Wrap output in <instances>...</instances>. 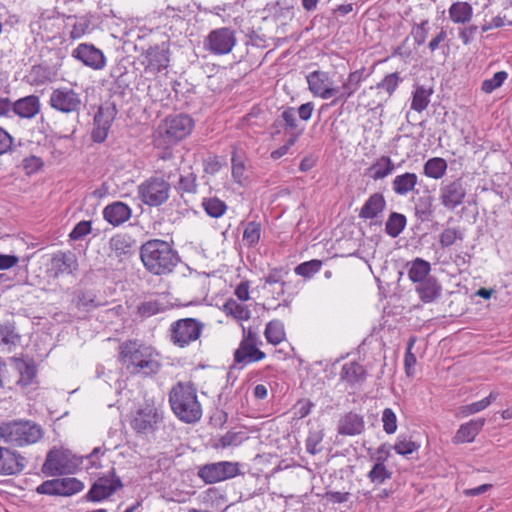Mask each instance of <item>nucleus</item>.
<instances>
[{
  "mask_svg": "<svg viewBox=\"0 0 512 512\" xmlns=\"http://www.w3.org/2000/svg\"><path fill=\"white\" fill-rule=\"evenodd\" d=\"M136 42L135 48L140 52V63L146 74L155 76L170 66L171 40L163 28L140 27Z\"/></svg>",
  "mask_w": 512,
  "mask_h": 512,
  "instance_id": "nucleus-1",
  "label": "nucleus"
},
{
  "mask_svg": "<svg viewBox=\"0 0 512 512\" xmlns=\"http://www.w3.org/2000/svg\"><path fill=\"white\" fill-rule=\"evenodd\" d=\"M169 404L174 415L183 423L194 424L202 418V405L192 383L177 382L169 392Z\"/></svg>",
  "mask_w": 512,
  "mask_h": 512,
  "instance_id": "nucleus-2",
  "label": "nucleus"
},
{
  "mask_svg": "<svg viewBox=\"0 0 512 512\" xmlns=\"http://www.w3.org/2000/svg\"><path fill=\"white\" fill-rule=\"evenodd\" d=\"M140 256L145 268L155 275L172 272L179 261L178 255L172 247L166 241L159 239L144 243Z\"/></svg>",
  "mask_w": 512,
  "mask_h": 512,
  "instance_id": "nucleus-3",
  "label": "nucleus"
},
{
  "mask_svg": "<svg viewBox=\"0 0 512 512\" xmlns=\"http://www.w3.org/2000/svg\"><path fill=\"white\" fill-rule=\"evenodd\" d=\"M121 360L135 374L152 375L159 371L158 353L150 346L134 341L121 345Z\"/></svg>",
  "mask_w": 512,
  "mask_h": 512,
  "instance_id": "nucleus-4",
  "label": "nucleus"
},
{
  "mask_svg": "<svg viewBox=\"0 0 512 512\" xmlns=\"http://www.w3.org/2000/svg\"><path fill=\"white\" fill-rule=\"evenodd\" d=\"M193 119L185 114L171 115L165 118L153 135L155 147L172 146L189 136L193 130Z\"/></svg>",
  "mask_w": 512,
  "mask_h": 512,
  "instance_id": "nucleus-5",
  "label": "nucleus"
},
{
  "mask_svg": "<svg viewBox=\"0 0 512 512\" xmlns=\"http://www.w3.org/2000/svg\"><path fill=\"white\" fill-rule=\"evenodd\" d=\"M42 437L41 426L31 420H12L0 425V440L12 446L31 445Z\"/></svg>",
  "mask_w": 512,
  "mask_h": 512,
  "instance_id": "nucleus-6",
  "label": "nucleus"
},
{
  "mask_svg": "<svg viewBox=\"0 0 512 512\" xmlns=\"http://www.w3.org/2000/svg\"><path fill=\"white\" fill-rule=\"evenodd\" d=\"M164 419V410L154 401L146 402L135 410L130 425L137 435L147 436L155 433Z\"/></svg>",
  "mask_w": 512,
  "mask_h": 512,
  "instance_id": "nucleus-7",
  "label": "nucleus"
},
{
  "mask_svg": "<svg viewBox=\"0 0 512 512\" xmlns=\"http://www.w3.org/2000/svg\"><path fill=\"white\" fill-rule=\"evenodd\" d=\"M163 176H151L138 186V197L150 207L164 204L170 197L171 185Z\"/></svg>",
  "mask_w": 512,
  "mask_h": 512,
  "instance_id": "nucleus-8",
  "label": "nucleus"
},
{
  "mask_svg": "<svg viewBox=\"0 0 512 512\" xmlns=\"http://www.w3.org/2000/svg\"><path fill=\"white\" fill-rule=\"evenodd\" d=\"M203 323L194 318H184L173 322L170 326L171 342L180 348H184L199 339Z\"/></svg>",
  "mask_w": 512,
  "mask_h": 512,
  "instance_id": "nucleus-9",
  "label": "nucleus"
},
{
  "mask_svg": "<svg viewBox=\"0 0 512 512\" xmlns=\"http://www.w3.org/2000/svg\"><path fill=\"white\" fill-rule=\"evenodd\" d=\"M242 330L243 337L239 347L234 352V362L246 366L263 360L266 355L258 349V345L261 344L258 334L250 329L247 330L244 326H242Z\"/></svg>",
  "mask_w": 512,
  "mask_h": 512,
  "instance_id": "nucleus-10",
  "label": "nucleus"
},
{
  "mask_svg": "<svg viewBox=\"0 0 512 512\" xmlns=\"http://www.w3.org/2000/svg\"><path fill=\"white\" fill-rule=\"evenodd\" d=\"M82 104L81 94L67 86L53 89L49 97L51 108L63 114L79 113Z\"/></svg>",
  "mask_w": 512,
  "mask_h": 512,
  "instance_id": "nucleus-11",
  "label": "nucleus"
},
{
  "mask_svg": "<svg viewBox=\"0 0 512 512\" xmlns=\"http://www.w3.org/2000/svg\"><path fill=\"white\" fill-rule=\"evenodd\" d=\"M236 42L235 31L231 28L221 27L209 32L204 39L203 46L212 55L221 56L229 54Z\"/></svg>",
  "mask_w": 512,
  "mask_h": 512,
  "instance_id": "nucleus-12",
  "label": "nucleus"
},
{
  "mask_svg": "<svg viewBox=\"0 0 512 512\" xmlns=\"http://www.w3.org/2000/svg\"><path fill=\"white\" fill-rule=\"evenodd\" d=\"M240 474L239 463L220 461L203 465L197 475L206 484H214L236 477Z\"/></svg>",
  "mask_w": 512,
  "mask_h": 512,
  "instance_id": "nucleus-13",
  "label": "nucleus"
},
{
  "mask_svg": "<svg viewBox=\"0 0 512 512\" xmlns=\"http://www.w3.org/2000/svg\"><path fill=\"white\" fill-rule=\"evenodd\" d=\"M123 483L113 470L99 477L90 487L86 497L94 503L102 502L122 489Z\"/></svg>",
  "mask_w": 512,
  "mask_h": 512,
  "instance_id": "nucleus-14",
  "label": "nucleus"
},
{
  "mask_svg": "<svg viewBox=\"0 0 512 512\" xmlns=\"http://www.w3.org/2000/svg\"><path fill=\"white\" fill-rule=\"evenodd\" d=\"M467 195L466 187L461 178L442 181L439 188V200L448 210L453 211L463 204Z\"/></svg>",
  "mask_w": 512,
  "mask_h": 512,
  "instance_id": "nucleus-15",
  "label": "nucleus"
},
{
  "mask_svg": "<svg viewBox=\"0 0 512 512\" xmlns=\"http://www.w3.org/2000/svg\"><path fill=\"white\" fill-rule=\"evenodd\" d=\"M367 76L365 68L350 72L340 86H335L331 104L346 103L360 89Z\"/></svg>",
  "mask_w": 512,
  "mask_h": 512,
  "instance_id": "nucleus-16",
  "label": "nucleus"
},
{
  "mask_svg": "<svg viewBox=\"0 0 512 512\" xmlns=\"http://www.w3.org/2000/svg\"><path fill=\"white\" fill-rule=\"evenodd\" d=\"M42 472L47 476H60L74 472V464L70 454L64 450H51L42 466Z\"/></svg>",
  "mask_w": 512,
  "mask_h": 512,
  "instance_id": "nucleus-17",
  "label": "nucleus"
},
{
  "mask_svg": "<svg viewBox=\"0 0 512 512\" xmlns=\"http://www.w3.org/2000/svg\"><path fill=\"white\" fill-rule=\"evenodd\" d=\"M71 55L74 59L93 70H102L107 63L103 51L89 43L79 44L72 50Z\"/></svg>",
  "mask_w": 512,
  "mask_h": 512,
  "instance_id": "nucleus-18",
  "label": "nucleus"
},
{
  "mask_svg": "<svg viewBox=\"0 0 512 512\" xmlns=\"http://www.w3.org/2000/svg\"><path fill=\"white\" fill-rule=\"evenodd\" d=\"M310 92L321 99L327 100L334 96V81L326 71L316 70L306 76Z\"/></svg>",
  "mask_w": 512,
  "mask_h": 512,
  "instance_id": "nucleus-19",
  "label": "nucleus"
},
{
  "mask_svg": "<svg viewBox=\"0 0 512 512\" xmlns=\"http://www.w3.org/2000/svg\"><path fill=\"white\" fill-rule=\"evenodd\" d=\"M26 463V458L18 451L0 446V475H18L25 469Z\"/></svg>",
  "mask_w": 512,
  "mask_h": 512,
  "instance_id": "nucleus-20",
  "label": "nucleus"
},
{
  "mask_svg": "<svg viewBox=\"0 0 512 512\" xmlns=\"http://www.w3.org/2000/svg\"><path fill=\"white\" fill-rule=\"evenodd\" d=\"M114 118V109L99 108L94 116V127L91 134L94 142L101 143L106 140Z\"/></svg>",
  "mask_w": 512,
  "mask_h": 512,
  "instance_id": "nucleus-21",
  "label": "nucleus"
},
{
  "mask_svg": "<svg viewBox=\"0 0 512 512\" xmlns=\"http://www.w3.org/2000/svg\"><path fill=\"white\" fill-rule=\"evenodd\" d=\"M156 148L161 150L155 160L156 173L161 174V176L169 180L174 175V172L179 169L178 159L175 157L171 146Z\"/></svg>",
  "mask_w": 512,
  "mask_h": 512,
  "instance_id": "nucleus-22",
  "label": "nucleus"
},
{
  "mask_svg": "<svg viewBox=\"0 0 512 512\" xmlns=\"http://www.w3.org/2000/svg\"><path fill=\"white\" fill-rule=\"evenodd\" d=\"M58 72L57 65L39 64L32 66L27 78L31 85L41 86L56 81Z\"/></svg>",
  "mask_w": 512,
  "mask_h": 512,
  "instance_id": "nucleus-23",
  "label": "nucleus"
},
{
  "mask_svg": "<svg viewBox=\"0 0 512 512\" xmlns=\"http://www.w3.org/2000/svg\"><path fill=\"white\" fill-rule=\"evenodd\" d=\"M397 165L387 155H381L366 169V175L374 181H379L392 175Z\"/></svg>",
  "mask_w": 512,
  "mask_h": 512,
  "instance_id": "nucleus-24",
  "label": "nucleus"
},
{
  "mask_svg": "<svg viewBox=\"0 0 512 512\" xmlns=\"http://www.w3.org/2000/svg\"><path fill=\"white\" fill-rule=\"evenodd\" d=\"M131 208L120 201L107 205L103 210L104 219L113 226H119L131 217Z\"/></svg>",
  "mask_w": 512,
  "mask_h": 512,
  "instance_id": "nucleus-25",
  "label": "nucleus"
},
{
  "mask_svg": "<svg viewBox=\"0 0 512 512\" xmlns=\"http://www.w3.org/2000/svg\"><path fill=\"white\" fill-rule=\"evenodd\" d=\"M484 425H485L484 418L473 419V420H470V421L460 425L459 429L457 430L455 436L452 439L453 443L460 444V443H470V442L474 441V439L479 434V432L482 430Z\"/></svg>",
  "mask_w": 512,
  "mask_h": 512,
  "instance_id": "nucleus-26",
  "label": "nucleus"
},
{
  "mask_svg": "<svg viewBox=\"0 0 512 512\" xmlns=\"http://www.w3.org/2000/svg\"><path fill=\"white\" fill-rule=\"evenodd\" d=\"M365 430V422L362 416L349 412L338 423V433L345 436H355Z\"/></svg>",
  "mask_w": 512,
  "mask_h": 512,
  "instance_id": "nucleus-27",
  "label": "nucleus"
},
{
  "mask_svg": "<svg viewBox=\"0 0 512 512\" xmlns=\"http://www.w3.org/2000/svg\"><path fill=\"white\" fill-rule=\"evenodd\" d=\"M38 96L29 95L13 102V113L20 118L32 119L40 111Z\"/></svg>",
  "mask_w": 512,
  "mask_h": 512,
  "instance_id": "nucleus-28",
  "label": "nucleus"
},
{
  "mask_svg": "<svg viewBox=\"0 0 512 512\" xmlns=\"http://www.w3.org/2000/svg\"><path fill=\"white\" fill-rule=\"evenodd\" d=\"M386 207V200L381 193H374L369 196L358 214L360 219L372 220L378 217Z\"/></svg>",
  "mask_w": 512,
  "mask_h": 512,
  "instance_id": "nucleus-29",
  "label": "nucleus"
},
{
  "mask_svg": "<svg viewBox=\"0 0 512 512\" xmlns=\"http://www.w3.org/2000/svg\"><path fill=\"white\" fill-rule=\"evenodd\" d=\"M415 291L423 303H431L440 297L442 287L433 276L416 284Z\"/></svg>",
  "mask_w": 512,
  "mask_h": 512,
  "instance_id": "nucleus-30",
  "label": "nucleus"
},
{
  "mask_svg": "<svg viewBox=\"0 0 512 512\" xmlns=\"http://www.w3.org/2000/svg\"><path fill=\"white\" fill-rule=\"evenodd\" d=\"M418 184V176L413 172L396 175L392 180V191L398 196H406L413 192Z\"/></svg>",
  "mask_w": 512,
  "mask_h": 512,
  "instance_id": "nucleus-31",
  "label": "nucleus"
},
{
  "mask_svg": "<svg viewBox=\"0 0 512 512\" xmlns=\"http://www.w3.org/2000/svg\"><path fill=\"white\" fill-rule=\"evenodd\" d=\"M365 370L355 361L347 362L342 366L340 379L349 385H355L364 380Z\"/></svg>",
  "mask_w": 512,
  "mask_h": 512,
  "instance_id": "nucleus-32",
  "label": "nucleus"
},
{
  "mask_svg": "<svg viewBox=\"0 0 512 512\" xmlns=\"http://www.w3.org/2000/svg\"><path fill=\"white\" fill-rule=\"evenodd\" d=\"M448 13L453 23L465 24L471 21L473 8L468 2H455L449 7Z\"/></svg>",
  "mask_w": 512,
  "mask_h": 512,
  "instance_id": "nucleus-33",
  "label": "nucleus"
},
{
  "mask_svg": "<svg viewBox=\"0 0 512 512\" xmlns=\"http://www.w3.org/2000/svg\"><path fill=\"white\" fill-rule=\"evenodd\" d=\"M223 312L238 322L247 321L251 316V312L245 304L232 298L223 304Z\"/></svg>",
  "mask_w": 512,
  "mask_h": 512,
  "instance_id": "nucleus-34",
  "label": "nucleus"
},
{
  "mask_svg": "<svg viewBox=\"0 0 512 512\" xmlns=\"http://www.w3.org/2000/svg\"><path fill=\"white\" fill-rule=\"evenodd\" d=\"M430 271L431 265L428 261L416 258L410 263L408 277L413 283L418 284L431 277L429 276Z\"/></svg>",
  "mask_w": 512,
  "mask_h": 512,
  "instance_id": "nucleus-35",
  "label": "nucleus"
},
{
  "mask_svg": "<svg viewBox=\"0 0 512 512\" xmlns=\"http://www.w3.org/2000/svg\"><path fill=\"white\" fill-rule=\"evenodd\" d=\"M264 336L269 344H280L286 339L284 323L278 319L269 321L265 326Z\"/></svg>",
  "mask_w": 512,
  "mask_h": 512,
  "instance_id": "nucleus-36",
  "label": "nucleus"
},
{
  "mask_svg": "<svg viewBox=\"0 0 512 512\" xmlns=\"http://www.w3.org/2000/svg\"><path fill=\"white\" fill-rule=\"evenodd\" d=\"M111 252L119 260L123 257L128 256L132 253V241L131 238L125 234H117L110 239Z\"/></svg>",
  "mask_w": 512,
  "mask_h": 512,
  "instance_id": "nucleus-37",
  "label": "nucleus"
},
{
  "mask_svg": "<svg viewBox=\"0 0 512 512\" xmlns=\"http://www.w3.org/2000/svg\"><path fill=\"white\" fill-rule=\"evenodd\" d=\"M280 119L285 124V132L289 134V138H293L295 133H299V137L303 134L305 127L298 123L295 108L285 107L281 112Z\"/></svg>",
  "mask_w": 512,
  "mask_h": 512,
  "instance_id": "nucleus-38",
  "label": "nucleus"
},
{
  "mask_svg": "<svg viewBox=\"0 0 512 512\" xmlns=\"http://www.w3.org/2000/svg\"><path fill=\"white\" fill-rule=\"evenodd\" d=\"M447 168L448 164L445 159L433 157L425 162L423 172L428 178L438 180L446 174Z\"/></svg>",
  "mask_w": 512,
  "mask_h": 512,
  "instance_id": "nucleus-39",
  "label": "nucleus"
},
{
  "mask_svg": "<svg viewBox=\"0 0 512 512\" xmlns=\"http://www.w3.org/2000/svg\"><path fill=\"white\" fill-rule=\"evenodd\" d=\"M385 460L386 458L384 457H377L376 463L368 472L367 477L373 484H383L386 480L392 477V472L386 467Z\"/></svg>",
  "mask_w": 512,
  "mask_h": 512,
  "instance_id": "nucleus-40",
  "label": "nucleus"
},
{
  "mask_svg": "<svg viewBox=\"0 0 512 512\" xmlns=\"http://www.w3.org/2000/svg\"><path fill=\"white\" fill-rule=\"evenodd\" d=\"M407 225V218L404 214L391 212L385 223V232L392 238L398 237Z\"/></svg>",
  "mask_w": 512,
  "mask_h": 512,
  "instance_id": "nucleus-41",
  "label": "nucleus"
},
{
  "mask_svg": "<svg viewBox=\"0 0 512 512\" xmlns=\"http://www.w3.org/2000/svg\"><path fill=\"white\" fill-rule=\"evenodd\" d=\"M76 266L75 256L71 253H59L52 258V267L57 274L72 273Z\"/></svg>",
  "mask_w": 512,
  "mask_h": 512,
  "instance_id": "nucleus-42",
  "label": "nucleus"
},
{
  "mask_svg": "<svg viewBox=\"0 0 512 512\" xmlns=\"http://www.w3.org/2000/svg\"><path fill=\"white\" fill-rule=\"evenodd\" d=\"M15 368L19 372L18 384L27 386L31 384L36 376V367L32 361H25L22 359L15 360Z\"/></svg>",
  "mask_w": 512,
  "mask_h": 512,
  "instance_id": "nucleus-43",
  "label": "nucleus"
},
{
  "mask_svg": "<svg viewBox=\"0 0 512 512\" xmlns=\"http://www.w3.org/2000/svg\"><path fill=\"white\" fill-rule=\"evenodd\" d=\"M431 93V90L426 89L423 86L416 87L413 92L411 109L417 112L424 111L430 103Z\"/></svg>",
  "mask_w": 512,
  "mask_h": 512,
  "instance_id": "nucleus-44",
  "label": "nucleus"
},
{
  "mask_svg": "<svg viewBox=\"0 0 512 512\" xmlns=\"http://www.w3.org/2000/svg\"><path fill=\"white\" fill-rule=\"evenodd\" d=\"M204 211L212 218H219L224 215L227 205L217 197L204 198L202 201Z\"/></svg>",
  "mask_w": 512,
  "mask_h": 512,
  "instance_id": "nucleus-45",
  "label": "nucleus"
},
{
  "mask_svg": "<svg viewBox=\"0 0 512 512\" xmlns=\"http://www.w3.org/2000/svg\"><path fill=\"white\" fill-rule=\"evenodd\" d=\"M261 238V224L256 221H250L246 224L243 232L244 245L254 247Z\"/></svg>",
  "mask_w": 512,
  "mask_h": 512,
  "instance_id": "nucleus-46",
  "label": "nucleus"
},
{
  "mask_svg": "<svg viewBox=\"0 0 512 512\" xmlns=\"http://www.w3.org/2000/svg\"><path fill=\"white\" fill-rule=\"evenodd\" d=\"M66 26H71L72 29L69 35L72 39H79L84 36L89 29V21L83 17L77 18L76 16H67Z\"/></svg>",
  "mask_w": 512,
  "mask_h": 512,
  "instance_id": "nucleus-47",
  "label": "nucleus"
},
{
  "mask_svg": "<svg viewBox=\"0 0 512 512\" xmlns=\"http://www.w3.org/2000/svg\"><path fill=\"white\" fill-rule=\"evenodd\" d=\"M498 396V392L492 391L487 397L463 406L461 409V413L463 414V416H469L478 413L486 409L493 401L497 399Z\"/></svg>",
  "mask_w": 512,
  "mask_h": 512,
  "instance_id": "nucleus-48",
  "label": "nucleus"
},
{
  "mask_svg": "<svg viewBox=\"0 0 512 512\" xmlns=\"http://www.w3.org/2000/svg\"><path fill=\"white\" fill-rule=\"evenodd\" d=\"M420 448V445L415 441H412L407 436H398L393 446L394 451L402 456H408L416 452Z\"/></svg>",
  "mask_w": 512,
  "mask_h": 512,
  "instance_id": "nucleus-49",
  "label": "nucleus"
},
{
  "mask_svg": "<svg viewBox=\"0 0 512 512\" xmlns=\"http://www.w3.org/2000/svg\"><path fill=\"white\" fill-rule=\"evenodd\" d=\"M60 496H71L81 492L84 484L77 478H59Z\"/></svg>",
  "mask_w": 512,
  "mask_h": 512,
  "instance_id": "nucleus-50",
  "label": "nucleus"
},
{
  "mask_svg": "<svg viewBox=\"0 0 512 512\" xmlns=\"http://www.w3.org/2000/svg\"><path fill=\"white\" fill-rule=\"evenodd\" d=\"M20 340L19 334L11 323L0 325V344L15 346Z\"/></svg>",
  "mask_w": 512,
  "mask_h": 512,
  "instance_id": "nucleus-51",
  "label": "nucleus"
},
{
  "mask_svg": "<svg viewBox=\"0 0 512 512\" xmlns=\"http://www.w3.org/2000/svg\"><path fill=\"white\" fill-rule=\"evenodd\" d=\"M232 177L240 185H243L247 179L243 158L237 153L232 155Z\"/></svg>",
  "mask_w": 512,
  "mask_h": 512,
  "instance_id": "nucleus-52",
  "label": "nucleus"
},
{
  "mask_svg": "<svg viewBox=\"0 0 512 512\" xmlns=\"http://www.w3.org/2000/svg\"><path fill=\"white\" fill-rule=\"evenodd\" d=\"M401 82V78L397 72L386 75L379 83H377L376 88L379 90H384L388 96H391Z\"/></svg>",
  "mask_w": 512,
  "mask_h": 512,
  "instance_id": "nucleus-53",
  "label": "nucleus"
},
{
  "mask_svg": "<svg viewBox=\"0 0 512 512\" xmlns=\"http://www.w3.org/2000/svg\"><path fill=\"white\" fill-rule=\"evenodd\" d=\"M323 437L322 430H310L306 439L307 452L312 455L319 453L322 450L320 444L323 441Z\"/></svg>",
  "mask_w": 512,
  "mask_h": 512,
  "instance_id": "nucleus-54",
  "label": "nucleus"
},
{
  "mask_svg": "<svg viewBox=\"0 0 512 512\" xmlns=\"http://www.w3.org/2000/svg\"><path fill=\"white\" fill-rule=\"evenodd\" d=\"M322 267V262L320 260H311L307 262H303L299 264L295 268V273L297 275L303 276L305 278H310L314 274L318 273Z\"/></svg>",
  "mask_w": 512,
  "mask_h": 512,
  "instance_id": "nucleus-55",
  "label": "nucleus"
},
{
  "mask_svg": "<svg viewBox=\"0 0 512 512\" xmlns=\"http://www.w3.org/2000/svg\"><path fill=\"white\" fill-rule=\"evenodd\" d=\"M100 303L96 301V296L90 292H79L76 296V306L79 309L91 310L98 307Z\"/></svg>",
  "mask_w": 512,
  "mask_h": 512,
  "instance_id": "nucleus-56",
  "label": "nucleus"
},
{
  "mask_svg": "<svg viewBox=\"0 0 512 512\" xmlns=\"http://www.w3.org/2000/svg\"><path fill=\"white\" fill-rule=\"evenodd\" d=\"M508 74L505 71L496 72L492 78L486 79L482 83V90L485 93H491L499 88L507 79Z\"/></svg>",
  "mask_w": 512,
  "mask_h": 512,
  "instance_id": "nucleus-57",
  "label": "nucleus"
},
{
  "mask_svg": "<svg viewBox=\"0 0 512 512\" xmlns=\"http://www.w3.org/2000/svg\"><path fill=\"white\" fill-rule=\"evenodd\" d=\"M383 430L387 434H394L397 430V416L391 408H385L382 412Z\"/></svg>",
  "mask_w": 512,
  "mask_h": 512,
  "instance_id": "nucleus-58",
  "label": "nucleus"
},
{
  "mask_svg": "<svg viewBox=\"0 0 512 512\" xmlns=\"http://www.w3.org/2000/svg\"><path fill=\"white\" fill-rule=\"evenodd\" d=\"M415 344V338H410L408 342V347L404 357V368L405 373L408 377L414 376V366L416 365L417 359L416 356L412 353V348Z\"/></svg>",
  "mask_w": 512,
  "mask_h": 512,
  "instance_id": "nucleus-59",
  "label": "nucleus"
},
{
  "mask_svg": "<svg viewBox=\"0 0 512 512\" xmlns=\"http://www.w3.org/2000/svg\"><path fill=\"white\" fill-rule=\"evenodd\" d=\"M461 232L456 228L448 227L442 231L439 236V242L442 247H450L457 239L462 240Z\"/></svg>",
  "mask_w": 512,
  "mask_h": 512,
  "instance_id": "nucleus-60",
  "label": "nucleus"
},
{
  "mask_svg": "<svg viewBox=\"0 0 512 512\" xmlns=\"http://www.w3.org/2000/svg\"><path fill=\"white\" fill-rule=\"evenodd\" d=\"M22 166L27 175H32L42 169L44 161L38 156L30 155L23 159Z\"/></svg>",
  "mask_w": 512,
  "mask_h": 512,
  "instance_id": "nucleus-61",
  "label": "nucleus"
},
{
  "mask_svg": "<svg viewBox=\"0 0 512 512\" xmlns=\"http://www.w3.org/2000/svg\"><path fill=\"white\" fill-rule=\"evenodd\" d=\"M196 176L192 172L181 175L178 183V190L185 193L196 192Z\"/></svg>",
  "mask_w": 512,
  "mask_h": 512,
  "instance_id": "nucleus-62",
  "label": "nucleus"
},
{
  "mask_svg": "<svg viewBox=\"0 0 512 512\" xmlns=\"http://www.w3.org/2000/svg\"><path fill=\"white\" fill-rule=\"evenodd\" d=\"M36 492L41 495H60L59 478L42 482Z\"/></svg>",
  "mask_w": 512,
  "mask_h": 512,
  "instance_id": "nucleus-63",
  "label": "nucleus"
},
{
  "mask_svg": "<svg viewBox=\"0 0 512 512\" xmlns=\"http://www.w3.org/2000/svg\"><path fill=\"white\" fill-rule=\"evenodd\" d=\"M428 20L425 19L421 23L414 25L412 29V35L414 37V41L417 45H422L425 43L429 29H428Z\"/></svg>",
  "mask_w": 512,
  "mask_h": 512,
  "instance_id": "nucleus-64",
  "label": "nucleus"
}]
</instances>
